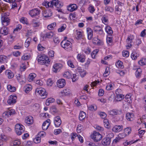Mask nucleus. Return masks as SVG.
<instances>
[{"mask_svg": "<svg viewBox=\"0 0 146 146\" xmlns=\"http://www.w3.org/2000/svg\"><path fill=\"white\" fill-rule=\"evenodd\" d=\"M126 117L128 120L131 121L133 120L134 116L133 113H128L126 114Z\"/></svg>", "mask_w": 146, "mask_h": 146, "instance_id": "obj_28", "label": "nucleus"}, {"mask_svg": "<svg viewBox=\"0 0 146 146\" xmlns=\"http://www.w3.org/2000/svg\"><path fill=\"white\" fill-rule=\"evenodd\" d=\"M86 117L85 113L83 111L80 112L79 113V119L80 121H82Z\"/></svg>", "mask_w": 146, "mask_h": 146, "instance_id": "obj_34", "label": "nucleus"}, {"mask_svg": "<svg viewBox=\"0 0 146 146\" xmlns=\"http://www.w3.org/2000/svg\"><path fill=\"white\" fill-rule=\"evenodd\" d=\"M118 136L121 139L124 138L127 136L126 134H125L123 132V133H119Z\"/></svg>", "mask_w": 146, "mask_h": 146, "instance_id": "obj_59", "label": "nucleus"}, {"mask_svg": "<svg viewBox=\"0 0 146 146\" xmlns=\"http://www.w3.org/2000/svg\"><path fill=\"white\" fill-rule=\"evenodd\" d=\"M53 41L56 44H58L60 41L59 39L57 37L55 36L53 38Z\"/></svg>", "mask_w": 146, "mask_h": 146, "instance_id": "obj_64", "label": "nucleus"}, {"mask_svg": "<svg viewBox=\"0 0 146 146\" xmlns=\"http://www.w3.org/2000/svg\"><path fill=\"white\" fill-rule=\"evenodd\" d=\"M65 84V80L63 79H62L58 81L57 85L58 87L62 88L64 86Z\"/></svg>", "mask_w": 146, "mask_h": 146, "instance_id": "obj_21", "label": "nucleus"}, {"mask_svg": "<svg viewBox=\"0 0 146 146\" xmlns=\"http://www.w3.org/2000/svg\"><path fill=\"white\" fill-rule=\"evenodd\" d=\"M17 80L19 82H21L22 81L23 76L20 74H18L16 75Z\"/></svg>", "mask_w": 146, "mask_h": 146, "instance_id": "obj_54", "label": "nucleus"}, {"mask_svg": "<svg viewBox=\"0 0 146 146\" xmlns=\"http://www.w3.org/2000/svg\"><path fill=\"white\" fill-rule=\"evenodd\" d=\"M31 39V38L30 37L26 39L25 43V47L27 48L29 47L30 44Z\"/></svg>", "mask_w": 146, "mask_h": 146, "instance_id": "obj_49", "label": "nucleus"}, {"mask_svg": "<svg viewBox=\"0 0 146 146\" xmlns=\"http://www.w3.org/2000/svg\"><path fill=\"white\" fill-rule=\"evenodd\" d=\"M40 12V10L37 8H35L30 11L29 13L32 17H34L39 15Z\"/></svg>", "mask_w": 146, "mask_h": 146, "instance_id": "obj_7", "label": "nucleus"}, {"mask_svg": "<svg viewBox=\"0 0 146 146\" xmlns=\"http://www.w3.org/2000/svg\"><path fill=\"white\" fill-rule=\"evenodd\" d=\"M67 9L70 11H73L78 8L77 5L75 4H70L67 7Z\"/></svg>", "mask_w": 146, "mask_h": 146, "instance_id": "obj_20", "label": "nucleus"}, {"mask_svg": "<svg viewBox=\"0 0 146 146\" xmlns=\"http://www.w3.org/2000/svg\"><path fill=\"white\" fill-rule=\"evenodd\" d=\"M7 76L9 78H12L13 76L14 75L13 73H12L10 71H8L6 72Z\"/></svg>", "mask_w": 146, "mask_h": 146, "instance_id": "obj_53", "label": "nucleus"}, {"mask_svg": "<svg viewBox=\"0 0 146 146\" xmlns=\"http://www.w3.org/2000/svg\"><path fill=\"white\" fill-rule=\"evenodd\" d=\"M66 25L65 24L62 25V26L58 29V32H61L63 31L66 28Z\"/></svg>", "mask_w": 146, "mask_h": 146, "instance_id": "obj_48", "label": "nucleus"}, {"mask_svg": "<svg viewBox=\"0 0 146 146\" xmlns=\"http://www.w3.org/2000/svg\"><path fill=\"white\" fill-rule=\"evenodd\" d=\"M72 74L71 72L69 71H67L65 72L63 74V76L64 78H67L69 79L71 78L72 76Z\"/></svg>", "mask_w": 146, "mask_h": 146, "instance_id": "obj_35", "label": "nucleus"}, {"mask_svg": "<svg viewBox=\"0 0 146 146\" xmlns=\"http://www.w3.org/2000/svg\"><path fill=\"white\" fill-rule=\"evenodd\" d=\"M55 100L52 98H50L46 100V106H49L50 103H52L54 102Z\"/></svg>", "mask_w": 146, "mask_h": 146, "instance_id": "obj_42", "label": "nucleus"}, {"mask_svg": "<svg viewBox=\"0 0 146 146\" xmlns=\"http://www.w3.org/2000/svg\"><path fill=\"white\" fill-rule=\"evenodd\" d=\"M61 45L65 50L68 51L72 50V43L68 40H64L61 42Z\"/></svg>", "mask_w": 146, "mask_h": 146, "instance_id": "obj_4", "label": "nucleus"}, {"mask_svg": "<svg viewBox=\"0 0 146 146\" xmlns=\"http://www.w3.org/2000/svg\"><path fill=\"white\" fill-rule=\"evenodd\" d=\"M116 65L117 67L121 68H123L124 67L123 62L120 61H118L116 63Z\"/></svg>", "mask_w": 146, "mask_h": 146, "instance_id": "obj_46", "label": "nucleus"}, {"mask_svg": "<svg viewBox=\"0 0 146 146\" xmlns=\"http://www.w3.org/2000/svg\"><path fill=\"white\" fill-rule=\"evenodd\" d=\"M20 21L21 22L24 24L27 25L28 23L27 19L26 18H25L24 17H22L21 18Z\"/></svg>", "mask_w": 146, "mask_h": 146, "instance_id": "obj_55", "label": "nucleus"}, {"mask_svg": "<svg viewBox=\"0 0 146 146\" xmlns=\"http://www.w3.org/2000/svg\"><path fill=\"white\" fill-rule=\"evenodd\" d=\"M123 127L122 125H115L112 128V130L113 131L115 132H119L121 131L123 129Z\"/></svg>", "mask_w": 146, "mask_h": 146, "instance_id": "obj_18", "label": "nucleus"}, {"mask_svg": "<svg viewBox=\"0 0 146 146\" xmlns=\"http://www.w3.org/2000/svg\"><path fill=\"white\" fill-rule=\"evenodd\" d=\"M32 107L34 110H36L39 109L40 105L38 104H35L32 106Z\"/></svg>", "mask_w": 146, "mask_h": 146, "instance_id": "obj_60", "label": "nucleus"}, {"mask_svg": "<svg viewBox=\"0 0 146 146\" xmlns=\"http://www.w3.org/2000/svg\"><path fill=\"white\" fill-rule=\"evenodd\" d=\"M109 124L108 120L106 119H104V124L105 127L108 128Z\"/></svg>", "mask_w": 146, "mask_h": 146, "instance_id": "obj_63", "label": "nucleus"}, {"mask_svg": "<svg viewBox=\"0 0 146 146\" xmlns=\"http://www.w3.org/2000/svg\"><path fill=\"white\" fill-rule=\"evenodd\" d=\"M50 111L52 113H54L58 111L56 107L55 106H52L50 108Z\"/></svg>", "mask_w": 146, "mask_h": 146, "instance_id": "obj_45", "label": "nucleus"}, {"mask_svg": "<svg viewBox=\"0 0 146 146\" xmlns=\"http://www.w3.org/2000/svg\"><path fill=\"white\" fill-rule=\"evenodd\" d=\"M105 10L106 11H109L110 13H112L114 11V9L113 7L109 6L106 7L105 8Z\"/></svg>", "mask_w": 146, "mask_h": 146, "instance_id": "obj_44", "label": "nucleus"}, {"mask_svg": "<svg viewBox=\"0 0 146 146\" xmlns=\"http://www.w3.org/2000/svg\"><path fill=\"white\" fill-rule=\"evenodd\" d=\"M0 33L3 35H7L9 33V29L6 26H4L0 29Z\"/></svg>", "mask_w": 146, "mask_h": 146, "instance_id": "obj_16", "label": "nucleus"}, {"mask_svg": "<svg viewBox=\"0 0 146 146\" xmlns=\"http://www.w3.org/2000/svg\"><path fill=\"white\" fill-rule=\"evenodd\" d=\"M40 24L39 22L38 21L33 19L32 20L30 25L33 27H39Z\"/></svg>", "mask_w": 146, "mask_h": 146, "instance_id": "obj_22", "label": "nucleus"}, {"mask_svg": "<svg viewBox=\"0 0 146 146\" xmlns=\"http://www.w3.org/2000/svg\"><path fill=\"white\" fill-rule=\"evenodd\" d=\"M30 56L29 55L25 54L23 55L22 57V59L24 60H27L30 58Z\"/></svg>", "mask_w": 146, "mask_h": 146, "instance_id": "obj_61", "label": "nucleus"}, {"mask_svg": "<svg viewBox=\"0 0 146 146\" xmlns=\"http://www.w3.org/2000/svg\"><path fill=\"white\" fill-rule=\"evenodd\" d=\"M50 124V119H47L46 121L44 122L42 126V128L44 130H46L49 126Z\"/></svg>", "mask_w": 146, "mask_h": 146, "instance_id": "obj_19", "label": "nucleus"}, {"mask_svg": "<svg viewBox=\"0 0 146 146\" xmlns=\"http://www.w3.org/2000/svg\"><path fill=\"white\" fill-rule=\"evenodd\" d=\"M19 129L25 131L24 126L20 123L16 124L15 126V130H17L18 132V131Z\"/></svg>", "mask_w": 146, "mask_h": 146, "instance_id": "obj_26", "label": "nucleus"}, {"mask_svg": "<svg viewBox=\"0 0 146 146\" xmlns=\"http://www.w3.org/2000/svg\"><path fill=\"white\" fill-rule=\"evenodd\" d=\"M25 121L28 125H30L33 123V118L31 116H28L25 118Z\"/></svg>", "mask_w": 146, "mask_h": 146, "instance_id": "obj_17", "label": "nucleus"}, {"mask_svg": "<svg viewBox=\"0 0 146 146\" xmlns=\"http://www.w3.org/2000/svg\"><path fill=\"white\" fill-rule=\"evenodd\" d=\"M77 57L80 62H83L85 61V56L84 55L79 54H78Z\"/></svg>", "mask_w": 146, "mask_h": 146, "instance_id": "obj_30", "label": "nucleus"}, {"mask_svg": "<svg viewBox=\"0 0 146 146\" xmlns=\"http://www.w3.org/2000/svg\"><path fill=\"white\" fill-rule=\"evenodd\" d=\"M93 31L100 35H102L104 34L102 28L99 26H94L93 27Z\"/></svg>", "mask_w": 146, "mask_h": 146, "instance_id": "obj_9", "label": "nucleus"}, {"mask_svg": "<svg viewBox=\"0 0 146 146\" xmlns=\"http://www.w3.org/2000/svg\"><path fill=\"white\" fill-rule=\"evenodd\" d=\"M93 42L94 44H96L98 46H102L104 44L103 40L98 39V36L93 38Z\"/></svg>", "mask_w": 146, "mask_h": 146, "instance_id": "obj_10", "label": "nucleus"}, {"mask_svg": "<svg viewBox=\"0 0 146 146\" xmlns=\"http://www.w3.org/2000/svg\"><path fill=\"white\" fill-rule=\"evenodd\" d=\"M60 93L63 95H68L70 94L69 90L68 89H65L61 92Z\"/></svg>", "mask_w": 146, "mask_h": 146, "instance_id": "obj_50", "label": "nucleus"}, {"mask_svg": "<svg viewBox=\"0 0 146 146\" xmlns=\"http://www.w3.org/2000/svg\"><path fill=\"white\" fill-rule=\"evenodd\" d=\"M7 57L4 55H0V63L4 62L7 60Z\"/></svg>", "mask_w": 146, "mask_h": 146, "instance_id": "obj_38", "label": "nucleus"}, {"mask_svg": "<svg viewBox=\"0 0 146 146\" xmlns=\"http://www.w3.org/2000/svg\"><path fill=\"white\" fill-rule=\"evenodd\" d=\"M77 32L76 38L77 40H78L81 38L82 37V33L81 31H78L76 30Z\"/></svg>", "mask_w": 146, "mask_h": 146, "instance_id": "obj_47", "label": "nucleus"}, {"mask_svg": "<svg viewBox=\"0 0 146 146\" xmlns=\"http://www.w3.org/2000/svg\"><path fill=\"white\" fill-rule=\"evenodd\" d=\"M111 141V138L107 137L104 138L102 141L101 143L102 145L106 146L110 145Z\"/></svg>", "mask_w": 146, "mask_h": 146, "instance_id": "obj_15", "label": "nucleus"}, {"mask_svg": "<svg viewBox=\"0 0 146 146\" xmlns=\"http://www.w3.org/2000/svg\"><path fill=\"white\" fill-rule=\"evenodd\" d=\"M62 123L60 117L59 116H57L54 118V123L56 127H59Z\"/></svg>", "mask_w": 146, "mask_h": 146, "instance_id": "obj_13", "label": "nucleus"}, {"mask_svg": "<svg viewBox=\"0 0 146 146\" xmlns=\"http://www.w3.org/2000/svg\"><path fill=\"white\" fill-rule=\"evenodd\" d=\"M138 64L141 66L146 65V58H142L138 61Z\"/></svg>", "mask_w": 146, "mask_h": 146, "instance_id": "obj_41", "label": "nucleus"}, {"mask_svg": "<svg viewBox=\"0 0 146 146\" xmlns=\"http://www.w3.org/2000/svg\"><path fill=\"white\" fill-rule=\"evenodd\" d=\"M105 30L106 32L109 35H111L113 33L111 28L108 25L106 26L105 28Z\"/></svg>", "mask_w": 146, "mask_h": 146, "instance_id": "obj_33", "label": "nucleus"}, {"mask_svg": "<svg viewBox=\"0 0 146 146\" xmlns=\"http://www.w3.org/2000/svg\"><path fill=\"white\" fill-rule=\"evenodd\" d=\"M88 9L89 12L91 14L93 13L95 10L94 7L92 5H89Z\"/></svg>", "mask_w": 146, "mask_h": 146, "instance_id": "obj_40", "label": "nucleus"}, {"mask_svg": "<svg viewBox=\"0 0 146 146\" xmlns=\"http://www.w3.org/2000/svg\"><path fill=\"white\" fill-rule=\"evenodd\" d=\"M16 112L14 110H11L5 112L2 114L3 117L5 118L15 114Z\"/></svg>", "mask_w": 146, "mask_h": 146, "instance_id": "obj_12", "label": "nucleus"}, {"mask_svg": "<svg viewBox=\"0 0 146 146\" xmlns=\"http://www.w3.org/2000/svg\"><path fill=\"white\" fill-rule=\"evenodd\" d=\"M35 93L38 94L41 96L42 99L46 98L47 94L45 89L42 88H37L36 90Z\"/></svg>", "mask_w": 146, "mask_h": 146, "instance_id": "obj_5", "label": "nucleus"}, {"mask_svg": "<svg viewBox=\"0 0 146 146\" xmlns=\"http://www.w3.org/2000/svg\"><path fill=\"white\" fill-rule=\"evenodd\" d=\"M38 62L42 64H44L46 66L49 64V63L50 62L49 59L45 55H38L37 57Z\"/></svg>", "mask_w": 146, "mask_h": 146, "instance_id": "obj_3", "label": "nucleus"}, {"mask_svg": "<svg viewBox=\"0 0 146 146\" xmlns=\"http://www.w3.org/2000/svg\"><path fill=\"white\" fill-rule=\"evenodd\" d=\"M131 128L129 127L124 129H123V132L125 134H126V135L127 136L131 133Z\"/></svg>", "mask_w": 146, "mask_h": 146, "instance_id": "obj_37", "label": "nucleus"}, {"mask_svg": "<svg viewBox=\"0 0 146 146\" xmlns=\"http://www.w3.org/2000/svg\"><path fill=\"white\" fill-rule=\"evenodd\" d=\"M43 16L45 17H50L52 15V13L49 10L43 11H42Z\"/></svg>", "mask_w": 146, "mask_h": 146, "instance_id": "obj_23", "label": "nucleus"}, {"mask_svg": "<svg viewBox=\"0 0 146 146\" xmlns=\"http://www.w3.org/2000/svg\"><path fill=\"white\" fill-rule=\"evenodd\" d=\"M62 67V65L61 64L56 63L53 65L52 70L53 72L56 73L60 70Z\"/></svg>", "mask_w": 146, "mask_h": 146, "instance_id": "obj_8", "label": "nucleus"}, {"mask_svg": "<svg viewBox=\"0 0 146 146\" xmlns=\"http://www.w3.org/2000/svg\"><path fill=\"white\" fill-rule=\"evenodd\" d=\"M87 32L88 39L89 40H91L93 36V31L90 28H88L87 29Z\"/></svg>", "mask_w": 146, "mask_h": 146, "instance_id": "obj_24", "label": "nucleus"}, {"mask_svg": "<svg viewBox=\"0 0 146 146\" xmlns=\"http://www.w3.org/2000/svg\"><path fill=\"white\" fill-rule=\"evenodd\" d=\"M67 64L71 68H74V66L73 62L71 60H69L68 61Z\"/></svg>", "mask_w": 146, "mask_h": 146, "instance_id": "obj_56", "label": "nucleus"}, {"mask_svg": "<svg viewBox=\"0 0 146 146\" xmlns=\"http://www.w3.org/2000/svg\"><path fill=\"white\" fill-rule=\"evenodd\" d=\"M91 138L94 141L98 142L101 139L102 136L99 132L95 131L93 132V134L91 135Z\"/></svg>", "mask_w": 146, "mask_h": 146, "instance_id": "obj_6", "label": "nucleus"}, {"mask_svg": "<svg viewBox=\"0 0 146 146\" xmlns=\"http://www.w3.org/2000/svg\"><path fill=\"white\" fill-rule=\"evenodd\" d=\"M139 56L138 52L134 50L131 54V57L133 60H135Z\"/></svg>", "mask_w": 146, "mask_h": 146, "instance_id": "obj_25", "label": "nucleus"}, {"mask_svg": "<svg viewBox=\"0 0 146 146\" xmlns=\"http://www.w3.org/2000/svg\"><path fill=\"white\" fill-rule=\"evenodd\" d=\"M17 99L16 96L11 95L7 100V103L9 104H13L16 102Z\"/></svg>", "mask_w": 146, "mask_h": 146, "instance_id": "obj_11", "label": "nucleus"}, {"mask_svg": "<svg viewBox=\"0 0 146 146\" xmlns=\"http://www.w3.org/2000/svg\"><path fill=\"white\" fill-rule=\"evenodd\" d=\"M83 128V126L81 124L78 125L77 127V131L78 133H80L81 132Z\"/></svg>", "mask_w": 146, "mask_h": 146, "instance_id": "obj_57", "label": "nucleus"}, {"mask_svg": "<svg viewBox=\"0 0 146 146\" xmlns=\"http://www.w3.org/2000/svg\"><path fill=\"white\" fill-rule=\"evenodd\" d=\"M56 23H54L48 25L47 27V29L49 30H52L56 26Z\"/></svg>", "mask_w": 146, "mask_h": 146, "instance_id": "obj_51", "label": "nucleus"}, {"mask_svg": "<svg viewBox=\"0 0 146 146\" xmlns=\"http://www.w3.org/2000/svg\"><path fill=\"white\" fill-rule=\"evenodd\" d=\"M36 76V74L34 73H32L30 74L28 78V80L29 82L32 81L33 79Z\"/></svg>", "mask_w": 146, "mask_h": 146, "instance_id": "obj_39", "label": "nucleus"}, {"mask_svg": "<svg viewBox=\"0 0 146 146\" xmlns=\"http://www.w3.org/2000/svg\"><path fill=\"white\" fill-rule=\"evenodd\" d=\"M25 92L26 93H28L32 89V86L29 84L26 85L24 87Z\"/></svg>", "mask_w": 146, "mask_h": 146, "instance_id": "obj_32", "label": "nucleus"}, {"mask_svg": "<svg viewBox=\"0 0 146 146\" xmlns=\"http://www.w3.org/2000/svg\"><path fill=\"white\" fill-rule=\"evenodd\" d=\"M63 3L60 2L58 0H52L50 2L45 1L42 3V5L45 6L46 8L49 7L52 8L54 6L57 8H61L63 5Z\"/></svg>", "mask_w": 146, "mask_h": 146, "instance_id": "obj_1", "label": "nucleus"}, {"mask_svg": "<svg viewBox=\"0 0 146 146\" xmlns=\"http://www.w3.org/2000/svg\"><path fill=\"white\" fill-rule=\"evenodd\" d=\"M119 111L117 109H113L108 111L109 114L111 115H115L118 114Z\"/></svg>", "mask_w": 146, "mask_h": 146, "instance_id": "obj_31", "label": "nucleus"}, {"mask_svg": "<svg viewBox=\"0 0 146 146\" xmlns=\"http://www.w3.org/2000/svg\"><path fill=\"white\" fill-rule=\"evenodd\" d=\"M133 39V36H128L126 40V42H127V45L126 46L127 49L129 48L132 45L131 43L132 42V40Z\"/></svg>", "mask_w": 146, "mask_h": 146, "instance_id": "obj_14", "label": "nucleus"}, {"mask_svg": "<svg viewBox=\"0 0 146 146\" xmlns=\"http://www.w3.org/2000/svg\"><path fill=\"white\" fill-rule=\"evenodd\" d=\"M98 114L100 117L102 119H104L106 117L107 115L105 112H100Z\"/></svg>", "mask_w": 146, "mask_h": 146, "instance_id": "obj_52", "label": "nucleus"}, {"mask_svg": "<svg viewBox=\"0 0 146 146\" xmlns=\"http://www.w3.org/2000/svg\"><path fill=\"white\" fill-rule=\"evenodd\" d=\"M115 11L117 12V14L119 15L121 14L122 10L119 8L118 5H116L115 6Z\"/></svg>", "mask_w": 146, "mask_h": 146, "instance_id": "obj_62", "label": "nucleus"}, {"mask_svg": "<svg viewBox=\"0 0 146 146\" xmlns=\"http://www.w3.org/2000/svg\"><path fill=\"white\" fill-rule=\"evenodd\" d=\"M40 137L37 135V137L34 139V141L35 143H38L40 142Z\"/></svg>", "mask_w": 146, "mask_h": 146, "instance_id": "obj_58", "label": "nucleus"}, {"mask_svg": "<svg viewBox=\"0 0 146 146\" xmlns=\"http://www.w3.org/2000/svg\"><path fill=\"white\" fill-rule=\"evenodd\" d=\"M21 144V142L19 140H16L12 141L10 143L11 146H17Z\"/></svg>", "mask_w": 146, "mask_h": 146, "instance_id": "obj_29", "label": "nucleus"}, {"mask_svg": "<svg viewBox=\"0 0 146 146\" xmlns=\"http://www.w3.org/2000/svg\"><path fill=\"white\" fill-rule=\"evenodd\" d=\"M142 72V70L140 68H137L135 72V74L136 77L137 78H139L141 76Z\"/></svg>", "mask_w": 146, "mask_h": 146, "instance_id": "obj_36", "label": "nucleus"}, {"mask_svg": "<svg viewBox=\"0 0 146 146\" xmlns=\"http://www.w3.org/2000/svg\"><path fill=\"white\" fill-rule=\"evenodd\" d=\"M10 14L8 12L4 13L2 14L1 18V22L2 25L7 26L9 25L10 23V19L8 16Z\"/></svg>", "mask_w": 146, "mask_h": 146, "instance_id": "obj_2", "label": "nucleus"}, {"mask_svg": "<svg viewBox=\"0 0 146 146\" xmlns=\"http://www.w3.org/2000/svg\"><path fill=\"white\" fill-rule=\"evenodd\" d=\"M55 35L54 33L52 31L47 33L44 34L43 37L47 38H51L54 36Z\"/></svg>", "mask_w": 146, "mask_h": 146, "instance_id": "obj_27", "label": "nucleus"}, {"mask_svg": "<svg viewBox=\"0 0 146 146\" xmlns=\"http://www.w3.org/2000/svg\"><path fill=\"white\" fill-rule=\"evenodd\" d=\"M7 89L11 92H14L16 90V88L11 85H9L7 86Z\"/></svg>", "mask_w": 146, "mask_h": 146, "instance_id": "obj_43", "label": "nucleus"}]
</instances>
